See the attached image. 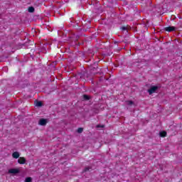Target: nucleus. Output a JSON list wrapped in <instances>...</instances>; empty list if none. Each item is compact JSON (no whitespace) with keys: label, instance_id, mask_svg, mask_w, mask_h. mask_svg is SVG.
I'll return each instance as SVG.
<instances>
[{"label":"nucleus","instance_id":"5","mask_svg":"<svg viewBox=\"0 0 182 182\" xmlns=\"http://www.w3.org/2000/svg\"><path fill=\"white\" fill-rule=\"evenodd\" d=\"M18 163L19 164H25V163H26V159L24 157H20L18 159Z\"/></svg>","mask_w":182,"mask_h":182},{"label":"nucleus","instance_id":"8","mask_svg":"<svg viewBox=\"0 0 182 182\" xmlns=\"http://www.w3.org/2000/svg\"><path fill=\"white\" fill-rule=\"evenodd\" d=\"M35 105L37 107H41V106H42V102L41 101H37L35 102Z\"/></svg>","mask_w":182,"mask_h":182},{"label":"nucleus","instance_id":"3","mask_svg":"<svg viewBox=\"0 0 182 182\" xmlns=\"http://www.w3.org/2000/svg\"><path fill=\"white\" fill-rule=\"evenodd\" d=\"M9 174H18L19 173V168H11L9 170Z\"/></svg>","mask_w":182,"mask_h":182},{"label":"nucleus","instance_id":"15","mask_svg":"<svg viewBox=\"0 0 182 182\" xmlns=\"http://www.w3.org/2000/svg\"><path fill=\"white\" fill-rule=\"evenodd\" d=\"M101 127H105V126H104V125H102Z\"/></svg>","mask_w":182,"mask_h":182},{"label":"nucleus","instance_id":"7","mask_svg":"<svg viewBox=\"0 0 182 182\" xmlns=\"http://www.w3.org/2000/svg\"><path fill=\"white\" fill-rule=\"evenodd\" d=\"M161 137H166L167 136V132L166 131H162L159 133Z\"/></svg>","mask_w":182,"mask_h":182},{"label":"nucleus","instance_id":"6","mask_svg":"<svg viewBox=\"0 0 182 182\" xmlns=\"http://www.w3.org/2000/svg\"><path fill=\"white\" fill-rule=\"evenodd\" d=\"M19 156L20 154H19V152L18 151H15L12 154L13 159H19Z\"/></svg>","mask_w":182,"mask_h":182},{"label":"nucleus","instance_id":"1","mask_svg":"<svg viewBox=\"0 0 182 182\" xmlns=\"http://www.w3.org/2000/svg\"><path fill=\"white\" fill-rule=\"evenodd\" d=\"M158 89H159V87L152 86L149 90H148V92L149 93V95H153V93H156Z\"/></svg>","mask_w":182,"mask_h":182},{"label":"nucleus","instance_id":"2","mask_svg":"<svg viewBox=\"0 0 182 182\" xmlns=\"http://www.w3.org/2000/svg\"><path fill=\"white\" fill-rule=\"evenodd\" d=\"M47 123H48V119H41L38 122V124L40 126H46Z\"/></svg>","mask_w":182,"mask_h":182},{"label":"nucleus","instance_id":"4","mask_svg":"<svg viewBox=\"0 0 182 182\" xmlns=\"http://www.w3.org/2000/svg\"><path fill=\"white\" fill-rule=\"evenodd\" d=\"M176 28L174 26H168L165 28V31H166V32H173L176 31Z\"/></svg>","mask_w":182,"mask_h":182},{"label":"nucleus","instance_id":"13","mask_svg":"<svg viewBox=\"0 0 182 182\" xmlns=\"http://www.w3.org/2000/svg\"><path fill=\"white\" fill-rule=\"evenodd\" d=\"M122 31H127V28L123 26L121 28Z\"/></svg>","mask_w":182,"mask_h":182},{"label":"nucleus","instance_id":"14","mask_svg":"<svg viewBox=\"0 0 182 182\" xmlns=\"http://www.w3.org/2000/svg\"><path fill=\"white\" fill-rule=\"evenodd\" d=\"M127 105H133V102H132V101H127Z\"/></svg>","mask_w":182,"mask_h":182},{"label":"nucleus","instance_id":"12","mask_svg":"<svg viewBox=\"0 0 182 182\" xmlns=\"http://www.w3.org/2000/svg\"><path fill=\"white\" fill-rule=\"evenodd\" d=\"M83 97H84L85 100H89V96L84 95Z\"/></svg>","mask_w":182,"mask_h":182},{"label":"nucleus","instance_id":"10","mask_svg":"<svg viewBox=\"0 0 182 182\" xmlns=\"http://www.w3.org/2000/svg\"><path fill=\"white\" fill-rule=\"evenodd\" d=\"M25 181L26 182H32V178H31V177L26 178Z\"/></svg>","mask_w":182,"mask_h":182},{"label":"nucleus","instance_id":"9","mask_svg":"<svg viewBox=\"0 0 182 182\" xmlns=\"http://www.w3.org/2000/svg\"><path fill=\"white\" fill-rule=\"evenodd\" d=\"M34 11H35V9L33 7L28 8V12H34Z\"/></svg>","mask_w":182,"mask_h":182},{"label":"nucleus","instance_id":"11","mask_svg":"<svg viewBox=\"0 0 182 182\" xmlns=\"http://www.w3.org/2000/svg\"><path fill=\"white\" fill-rule=\"evenodd\" d=\"M82 132H83V128H79V129H77V132H78V133H82Z\"/></svg>","mask_w":182,"mask_h":182}]
</instances>
